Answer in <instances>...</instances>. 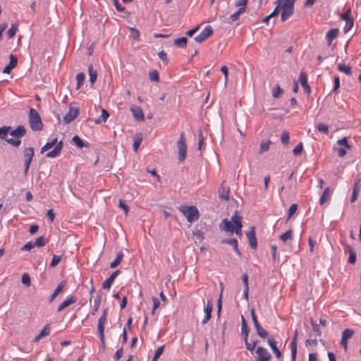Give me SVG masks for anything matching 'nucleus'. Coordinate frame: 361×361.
Here are the masks:
<instances>
[{"label": "nucleus", "instance_id": "11", "mask_svg": "<svg viewBox=\"0 0 361 361\" xmlns=\"http://www.w3.org/2000/svg\"><path fill=\"white\" fill-rule=\"evenodd\" d=\"M256 354L255 361H269L271 357V354L263 347H258L256 350Z\"/></svg>", "mask_w": 361, "mask_h": 361}, {"label": "nucleus", "instance_id": "64", "mask_svg": "<svg viewBox=\"0 0 361 361\" xmlns=\"http://www.w3.org/2000/svg\"><path fill=\"white\" fill-rule=\"evenodd\" d=\"M159 58L164 61L166 64H167L168 59L166 53L162 50L158 53Z\"/></svg>", "mask_w": 361, "mask_h": 361}, {"label": "nucleus", "instance_id": "33", "mask_svg": "<svg viewBox=\"0 0 361 361\" xmlns=\"http://www.w3.org/2000/svg\"><path fill=\"white\" fill-rule=\"evenodd\" d=\"M279 238L283 243H286L288 240H291L293 239V231L290 229L286 231L279 236Z\"/></svg>", "mask_w": 361, "mask_h": 361}, {"label": "nucleus", "instance_id": "59", "mask_svg": "<svg viewBox=\"0 0 361 361\" xmlns=\"http://www.w3.org/2000/svg\"><path fill=\"white\" fill-rule=\"evenodd\" d=\"M353 24H354L353 19H350L349 20L345 21V25L343 28L344 32L346 33L348 31H350L352 29Z\"/></svg>", "mask_w": 361, "mask_h": 361}, {"label": "nucleus", "instance_id": "56", "mask_svg": "<svg viewBox=\"0 0 361 361\" xmlns=\"http://www.w3.org/2000/svg\"><path fill=\"white\" fill-rule=\"evenodd\" d=\"M149 78L151 81L158 82L159 81V73L157 71H150L149 73Z\"/></svg>", "mask_w": 361, "mask_h": 361}, {"label": "nucleus", "instance_id": "17", "mask_svg": "<svg viewBox=\"0 0 361 361\" xmlns=\"http://www.w3.org/2000/svg\"><path fill=\"white\" fill-rule=\"evenodd\" d=\"M120 274L119 270H116L114 271L111 276L106 279L102 283V288L104 289H109L110 288L112 283L114 282L115 278Z\"/></svg>", "mask_w": 361, "mask_h": 361}, {"label": "nucleus", "instance_id": "9", "mask_svg": "<svg viewBox=\"0 0 361 361\" xmlns=\"http://www.w3.org/2000/svg\"><path fill=\"white\" fill-rule=\"evenodd\" d=\"M79 114V109L77 107H69L68 112L63 116V121L65 124L72 122Z\"/></svg>", "mask_w": 361, "mask_h": 361}, {"label": "nucleus", "instance_id": "29", "mask_svg": "<svg viewBox=\"0 0 361 361\" xmlns=\"http://www.w3.org/2000/svg\"><path fill=\"white\" fill-rule=\"evenodd\" d=\"M88 73H89V75H90V82L92 85H93L95 82V81L97 80V70H94L93 68L92 65H90L88 66Z\"/></svg>", "mask_w": 361, "mask_h": 361}, {"label": "nucleus", "instance_id": "58", "mask_svg": "<svg viewBox=\"0 0 361 361\" xmlns=\"http://www.w3.org/2000/svg\"><path fill=\"white\" fill-rule=\"evenodd\" d=\"M270 143L271 142L270 141H267V142H263L260 144V147H259V153H262L265 151H267L269 148V145H270Z\"/></svg>", "mask_w": 361, "mask_h": 361}, {"label": "nucleus", "instance_id": "46", "mask_svg": "<svg viewBox=\"0 0 361 361\" xmlns=\"http://www.w3.org/2000/svg\"><path fill=\"white\" fill-rule=\"evenodd\" d=\"M256 329V331H257V335L262 338H265L267 336H268V332L264 329L261 325L257 326Z\"/></svg>", "mask_w": 361, "mask_h": 361}, {"label": "nucleus", "instance_id": "40", "mask_svg": "<svg viewBox=\"0 0 361 361\" xmlns=\"http://www.w3.org/2000/svg\"><path fill=\"white\" fill-rule=\"evenodd\" d=\"M101 295L100 294H98L95 298L94 299V307L92 308V310L91 312V314H95V313L97 312V311L98 310V308L100 305V303H101Z\"/></svg>", "mask_w": 361, "mask_h": 361}, {"label": "nucleus", "instance_id": "50", "mask_svg": "<svg viewBox=\"0 0 361 361\" xmlns=\"http://www.w3.org/2000/svg\"><path fill=\"white\" fill-rule=\"evenodd\" d=\"M290 136L287 131H283L281 135V141L283 145H288L289 143Z\"/></svg>", "mask_w": 361, "mask_h": 361}, {"label": "nucleus", "instance_id": "14", "mask_svg": "<svg viewBox=\"0 0 361 361\" xmlns=\"http://www.w3.org/2000/svg\"><path fill=\"white\" fill-rule=\"evenodd\" d=\"M130 111L135 119L137 121H143L145 120L144 113L142 109L137 106H132Z\"/></svg>", "mask_w": 361, "mask_h": 361}, {"label": "nucleus", "instance_id": "52", "mask_svg": "<svg viewBox=\"0 0 361 361\" xmlns=\"http://www.w3.org/2000/svg\"><path fill=\"white\" fill-rule=\"evenodd\" d=\"M33 243L35 246L40 247L46 244V240L43 236H39L36 238L35 242Z\"/></svg>", "mask_w": 361, "mask_h": 361}, {"label": "nucleus", "instance_id": "62", "mask_svg": "<svg viewBox=\"0 0 361 361\" xmlns=\"http://www.w3.org/2000/svg\"><path fill=\"white\" fill-rule=\"evenodd\" d=\"M277 248L278 247L276 245H271V257L274 262L276 261L277 259Z\"/></svg>", "mask_w": 361, "mask_h": 361}, {"label": "nucleus", "instance_id": "3", "mask_svg": "<svg viewBox=\"0 0 361 361\" xmlns=\"http://www.w3.org/2000/svg\"><path fill=\"white\" fill-rule=\"evenodd\" d=\"M281 9V21L288 20L294 13V4L295 0H277Z\"/></svg>", "mask_w": 361, "mask_h": 361}, {"label": "nucleus", "instance_id": "47", "mask_svg": "<svg viewBox=\"0 0 361 361\" xmlns=\"http://www.w3.org/2000/svg\"><path fill=\"white\" fill-rule=\"evenodd\" d=\"M303 150V144L302 142H299L295 148L293 149V153L295 156L300 155Z\"/></svg>", "mask_w": 361, "mask_h": 361}, {"label": "nucleus", "instance_id": "41", "mask_svg": "<svg viewBox=\"0 0 361 361\" xmlns=\"http://www.w3.org/2000/svg\"><path fill=\"white\" fill-rule=\"evenodd\" d=\"M85 75L83 73H79L76 75V80H77V90H79L81 86L82 85L84 80H85Z\"/></svg>", "mask_w": 361, "mask_h": 361}, {"label": "nucleus", "instance_id": "63", "mask_svg": "<svg viewBox=\"0 0 361 361\" xmlns=\"http://www.w3.org/2000/svg\"><path fill=\"white\" fill-rule=\"evenodd\" d=\"M153 302V308L152 310V314H154L156 309H157L160 305V302L158 298L153 297L152 298Z\"/></svg>", "mask_w": 361, "mask_h": 361}, {"label": "nucleus", "instance_id": "25", "mask_svg": "<svg viewBox=\"0 0 361 361\" xmlns=\"http://www.w3.org/2000/svg\"><path fill=\"white\" fill-rule=\"evenodd\" d=\"M35 155V149L32 147H25L23 150L24 161L32 162Z\"/></svg>", "mask_w": 361, "mask_h": 361}, {"label": "nucleus", "instance_id": "10", "mask_svg": "<svg viewBox=\"0 0 361 361\" xmlns=\"http://www.w3.org/2000/svg\"><path fill=\"white\" fill-rule=\"evenodd\" d=\"M242 217L238 215V212L235 211V213L231 216V221L235 224V229L234 232L238 235H242Z\"/></svg>", "mask_w": 361, "mask_h": 361}, {"label": "nucleus", "instance_id": "7", "mask_svg": "<svg viewBox=\"0 0 361 361\" xmlns=\"http://www.w3.org/2000/svg\"><path fill=\"white\" fill-rule=\"evenodd\" d=\"M107 322V310L105 309L103 312L102 315L98 320L97 331L99 338L102 343H104V328L105 324Z\"/></svg>", "mask_w": 361, "mask_h": 361}, {"label": "nucleus", "instance_id": "5", "mask_svg": "<svg viewBox=\"0 0 361 361\" xmlns=\"http://www.w3.org/2000/svg\"><path fill=\"white\" fill-rule=\"evenodd\" d=\"M179 211L185 216L187 221L190 223L197 220L199 218V212L195 206L181 205Z\"/></svg>", "mask_w": 361, "mask_h": 361}, {"label": "nucleus", "instance_id": "49", "mask_svg": "<svg viewBox=\"0 0 361 361\" xmlns=\"http://www.w3.org/2000/svg\"><path fill=\"white\" fill-rule=\"evenodd\" d=\"M21 282L23 284H24L26 286H30L31 281H30V277L28 274L24 273L21 278Z\"/></svg>", "mask_w": 361, "mask_h": 361}, {"label": "nucleus", "instance_id": "16", "mask_svg": "<svg viewBox=\"0 0 361 361\" xmlns=\"http://www.w3.org/2000/svg\"><path fill=\"white\" fill-rule=\"evenodd\" d=\"M10 61L8 64L4 68L3 73L9 74L11 71L18 64V59L12 54L9 56Z\"/></svg>", "mask_w": 361, "mask_h": 361}, {"label": "nucleus", "instance_id": "20", "mask_svg": "<svg viewBox=\"0 0 361 361\" xmlns=\"http://www.w3.org/2000/svg\"><path fill=\"white\" fill-rule=\"evenodd\" d=\"M299 81L304 89V91L310 93L311 92V89L310 85L307 83V76L304 72H301L299 76Z\"/></svg>", "mask_w": 361, "mask_h": 361}, {"label": "nucleus", "instance_id": "51", "mask_svg": "<svg viewBox=\"0 0 361 361\" xmlns=\"http://www.w3.org/2000/svg\"><path fill=\"white\" fill-rule=\"evenodd\" d=\"M340 18L343 20H345V21H347V20H349L350 19H353L352 16H351V9L350 8H348L345 13H342L341 16H340Z\"/></svg>", "mask_w": 361, "mask_h": 361}, {"label": "nucleus", "instance_id": "55", "mask_svg": "<svg viewBox=\"0 0 361 361\" xmlns=\"http://www.w3.org/2000/svg\"><path fill=\"white\" fill-rule=\"evenodd\" d=\"M244 341H245L247 350H248L250 351H252L255 348L256 345H257V341H252L251 343H249L248 342V338H247V341L244 340Z\"/></svg>", "mask_w": 361, "mask_h": 361}, {"label": "nucleus", "instance_id": "35", "mask_svg": "<svg viewBox=\"0 0 361 361\" xmlns=\"http://www.w3.org/2000/svg\"><path fill=\"white\" fill-rule=\"evenodd\" d=\"M329 197H330V189H329V188L327 187L324 189L322 196L320 197L319 204L321 205L324 204L328 200Z\"/></svg>", "mask_w": 361, "mask_h": 361}, {"label": "nucleus", "instance_id": "23", "mask_svg": "<svg viewBox=\"0 0 361 361\" xmlns=\"http://www.w3.org/2000/svg\"><path fill=\"white\" fill-rule=\"evenodd\" d=\"M245 9L243 8H239L235 13L231 14L227 19L225 20L227 23H232L234 21H236L239 19V17L241 14L245 13Z\"/></svg>", "mask_w": 361, "mask_h": 361}, {"label": "nucleus", "instance_id": "44", "mask_svg": "<svg viewBox=\"0 0 361 361\" xmlns=\"http://www.w3.org/2000/svg\"><path fill=\"white\" fill-rule=\"evenodd\" d=\"M317 129L319 131V132H322L326 135H327L329 133V126L324 124V123H320L319 124H317Z\"/></svg>", "mask_w": 361, "mask_h": 361}, {"label": "nucleus", "instance_id": "1", "mask_svg": "<svg viewBox=\"0 0 361 361\" xmlns=\"http://www.w3.org/2000/svg\"><path fill=\"white\" fill-rule=\"evenodd\" d=\"M26 134L24 126H18L16 129L11 130V126L0 127V138L4 139L11 146L18 147L21 144V140Z\"/></svg>", "mask_w": 361, "mask_h": 361}, {"label": "nucleus", "instance_id": "19", "mask_svg": "<svg viewBox=\"0 0 361 361\" xmlns=\"http://www.w3.org/2000/svg\"><path fill=\"white\" fill-rule=\"evenodd\" d=\"M66 281H61L57 286V287L54 290V293L50 295L49 302H52L56 297L62 291L63 288L66 286Z\"/></svg>", "mask_w": 361, "mask_h": 361}, {"label": "nucleus", "instance_id": "39", "mask_svg": "<svg viewBox=\"0 0 361 361\" xmlns=\"http://www.w3.org/2000/svg\"><path fill=\"white\" fill-rule=\"evenodd\" d=\"M109 116V112L106 109H103L102 110V114L100 115V116L98 118H97V120L95 121V123H100L102 122L104 123L106 121Z\"/></svg>", "mask_w": 361, "mask_h": 361}, {"label": "nucleus", "instance_id": "57", "mask_svg": "<svg viewBox=\"0 0 361 361\" xmlns=\"http://www.w3.org/2000/svg\"><path fill=\"white\" fill-rule=\"evenodd\" d=\"M213 310V304L211 300H208L206 305V307H204V312L205 314H209L211 316L212 312Z\"/></svg>", "mask_w": 361, "mask_h": 361}, {"label": "nucleus", "instance_id": "22", "mask_svg": "<svg viewBox=\"0 0 361 361\" xmlns=\"http://www.w3.org/2000/svg\"><path fill=\"white\" fill-rule=\"evenodd\" d=\"M51 332V326L49 324H46L44 327V329L39 332V334H37L33 341L35 343L39 342V341L43 337H45L48 336Z\"/></svg>", "mask_w": 361, "mask_h": 361}, {"label": "nucleus", "instance_id": "38", "mask_svg": "<svg viewBox=\"0 0 361 361\" xmlns=\"http://www.w3.org/2000/svg\"><path fill=\"white\" fill-rule=\"evenodd\" d=\"M188 39L185 37H181L174 40V44L180 47L185 48L187 46Z\"/></svg>", "mask_w": 361, "mask_h": 361}, {"label": "nucleus", "instance_id": "32", "mask_svg": "<svg viewBox=\"0 0 361 361\" xmlns=\"http://www.w3.org/2000/svg\"><path fill=\"white\" fill-rule=\"evenodd\" d=\"M338 70L340 72H343L348 75H352V68L350 66L345 65V63H339L338 66Z\"/></svg>", "mask_w": 361, "mask_h": 361}, {"label": "nucleus", "instance_id": "6", "mask_svg": "<svg viewBox=\"0 0 361 361\" xmlns=\"http://www.w3.org/2000/svg\"><path fill=\"white\" fill-rule=\"evenodd\" d=\"M177 147L178 150V160L180 162H183L187 155L186 138L183 132L180 135V137L177 142Z\"/></svg>", "mask_w": 361, "mask_h": 361}, {"label": "nucleus", "instance_id": "28", "mask_svg": "<svg viewBox=\"0 0 361 361\" xmlns=\"http://www.w3.org/2000/svg\"><path fill=\"white\" fill-rule=\"evenodd\" d=\"M241 334L243 336V339L247 341L248 338L249 329L247 328L245 319L243 316H241Z\"/></svg>", "mask_w": 361, "mask_h": 361}, {"label": "nucleus", "instance_id": "30", "mask_svg": "<svg viewBox=\"0 0 361 361\" xmlns=\"http://www.w3.org/2000/svg\"><path fill=\"white\" fill-rule=\"evenodd\" d=\"M219 197L220 199L228 200L229 198V188L221 185L219 190Z\"/></svg>", "mask_w": 361, "mask_h": 361}, {"label": "nucleus", "instance_id": "4", "mask_svg": "<svg viewBox=\"0 0 361 361\" xmlns=\"http://www.w3.org/2000/svg\"><path fill=\"white\" fill-rule=\"evenodd\" d=\"M28 118L30 127L33 131H38L42 129L43 123L42 122L39 113L33 108L30 109Z\"/></svg>", "mask_w": 361, "mask_h": 361}, {"label": "nucleus", "instance_id": "12", "mask_svg": "<svg viewBox=\"0 0 361 361\" xmlns=\"http://www.w3.org/2000/svg\"><path fill=\"white\" fill-rule=\"evenodd\" d=\"M219 228L221 231H224L226 232H230L233 233L235 229V224L231 220L225 218L221 220L219 224Z\"/></svg>", "mask_w": 361, "mask_h": 361}, {"label": "nucleus", "instance_id": "15", "mask_svg": "<svg viewBox=\"0 0 361 361\" xmlns=\"http://www.w3.org/2000/svg\"><path fill=\"white\" fill-rule=\"evenodd\" d=\"M298 336V330H295L294 332V336H293V340L290 345L292 361H295V359H296Z\"/></svg>", "mask_w": 361, "mask_h": 361}, {"label": "nucleus", "instance_id": "61", "mask_svg": "<svg viewBox=\"0 0 361 361\" xmlns=\"http://www.w3.org/2000/svg\"><path fill=\"white\" fill-rule=\"evenodd\" d=\"M250 314H251V317H252V320L253 322L255 328H257V326H260V324H259V322L257 320V315L255 313L254 309L251 310Z\"/></svg>", "mask_w": 361, "mask_h": 361}, {"label": "nucleus", "instance_id": "26", "mask_svg": "<svg viewBox=\"0 0 361 361\" xmlns=\"http://www.w3.org/2000/svg\"><path fill=\"white\" fill-rule=\"evenodd\" d=\"M339 32V30L338 28L331 29L326 35V39L329 45L331 44L332 40L335 39Z\"/></svg>", "mask_w": 361, "mask_h": 361}, {"label": "nucleus", "instance_id": "37", "mask_svg": "<svg viewBox=\"0 0 361 361\" xmlns=\"http://www.w3.org/2000/svg\"><path fill=\"white\" fill-rule=\"evenodd\" d=\"M347 249L348 250V252H349L348 262L350 263V264H355V261H356V252H355V251L350 245L347 246Z\"/></svg>", "mask_w": 361, "mask_h": 361}, {"label": "nucleus", "instance_id": "8", "mask_svg": "<svg viewBox=\"0 0 361 361\" xmlns=\"http://www.w3.org/2000/svg\"><path fill=\"white\" fill-rule=\"evenodd\" d=\"M212 34L213 29L212 26L207 25L198 35L195 37V40L198 43H201L204 42L206 39H207L209 36H211Z\"/></svg>", "mask_w": 361, "mask_h": 361}, {"label": "nucleus", "instance_id": "43", "mask_svg": "<svg viewBox=\"0 0 361 361\" xmlns=\"http://www.w3.org/2000/svg\"><path fill=\"white\" fill-rule=\"evenodd\" d=\"M142 140V135L140 134V135L137 134L135 139L134 140L133 145L134 151L136 152L139 146L140 145Z\"/></svg>", "mask_w": 361, "mask_h": 361}, {"label": "nucleus", "instance_id": "60", "mask_svg": "<svg viewBox=\"0 0 361 361\" xmlns=\"http://www.w3.org/2000/svg\"><path fill=\"white\" fill-rule=\"evenodd\" d=\"M247 4V0H236L235 2V6L236 7L243 8L245 11Z\"/></svg>", "mask_w": 361, "mask_h": 361}, {"label": "nucleus", "instance_id": "42", "mask_svg": "<svg viewBox=\"0 0 361 361\" xmlns=\"http://www.w3.org/2000/svg\"><path fill=\"white\" fill-rule=\"evenodd\" d=\"M283 93V90L279 85H276L272 90V96L274 98H279Z\"/></svg>", "mask_w": 361, "mask_h": 361}, {"label": "nucleus", "instance_id": "45", "mask_svg": "<svg viewBox=\"0 0 361 361\" xmlns=\"http://www.w3.org/2000/svg\"><path fill=\"white\" fill-rule=\"evenodd\" d=\"M164 348H165V345H164L159 346L155 350V353H154V357H153L152 361H157V359L160 357V355L163 353V351H164Z\"/></svg>", "mask_w": 361, "mask_h": 361}, {"label": "nucleus", "instance_id": "24", "mask_svg": "<svg viewBox=\"0 0 361 361\" xmlns=\"http://www.w3.org/2000/svg\"><path fill=\"white\" fill-rule=\"evenodd\" d=\"M222 244H228L231 245L236 252V254L239 256H241V252L238 247V240L235 238H230V239H224L221 240Z\"/></svg>", "mask_w": 361, "mask_h": 361}, {"label": "nucleus", "instance_id": "48", "mask_svg": "<svg viewBox=\"0 0 361 361\" xmlns=\"http://www.w3.org/2000/svg\"><path fill=\"white\" fill-rule=\"evenodd\" d=\"M354 331L352 329H346L342 333V338L348 340L353 336Z\"/></svg>", "mask_w": 361, "mask_h": 361}, {"label": "nucleus", "instance_id": "18", "mask_svg": "<svg viewBox=\"0 0 361 361\" xmlns=\"http://www.w3.org/2000/svg\"><path fill=\"white\" fill-rule=\"evenodd\" d=\"M78 300L77 298L74 295H72L65 300L63 302H61L58 307L57 312H61L68 306L74 304Z\"/></svg>", "mask_w": 361, "mask_h": 361}, {"label": "nucleus", "instance_id": "34", "mask_svg": "<svg viewBox=\"0 0 361 361\" xmlns=\"http://www.w3.org/2000/svg\"><path fill=\"white\" fill-rule=\"evenodd\" d=\"M123 253L122 251H120L117 253L116 257L114 260L110 264V267L111 269L116 268L123 260Z\"/></svg>", "mask_w": 361, "mask_h": 361}, {"label": "nucleus", "instance_id": "31", "mask_svg": "<svg viewBox=\"0 0 361 361\" xmlns=\"http://www.w3.org/2000/svg\"><path fill=\"white\" fill-rule=\"evenodd\" d=\"M72 142L79 148H82L83 147H88L89 144L85 143L84 141L78 135H74L72 138Z\"/></svg>", "mask_w": 361, "mask_h": 361}, {"label": "nucleus", "instance_id": "13", "mask_svg": "<svg viewBox=\"0 0 361 361\" xmlns=\"http://www.w3.org/2000/svg\"><path fill=\"white\" fill-rule=\"evenodd\" d=\"M246 236L250 246L253 249H256L257 247V240L255 236V228L254 226L250 228V231L246 233Z\"/></svg>", "mask_w": 361, "mask_h": 361}, {"label": "nucleus", "instance_id": "36", "mask_svg": "<svg viewBox=\"0 0 361 361\" xmlns=\"http://www.w3.org/2000/svg\"><path fill=\"white\" fill-rule=\"evenodd\" d=\"M18 25L17 23H13L11 27L7 30L6 35L8 39L13 37L18 30Z\"/></svg>", "mask_w": 361, "mask_h": 361}, {"label": "nucleus", "instance_id": "21", "mask_svg": "<svg viewBox=\"0 0 361 361\" xmlns=\"http://www.w3.org/2000/svg\"><path fill=\"white\" fill-rule=\"evenodd\" d=\"M267 342H268V344L270 346L271 349L272 350V351L275 354L276 357L277 358H279V359L281 358V356H282V353L279 350V348L277 347V342L274 338H269Z\"/></svg>", "mask_w": 361, "mask_h": 361}, {"label": "nucleus", "instance_id": "54", "mask_svg": "<svg viewBox=\"0 0 361 361\" xmlns=\"http://www.w3.org/2000/svg\"><path fill=\"white\" fill-rule=\"evenodd\" d=\"M337 143L338 145H343L347 149L351 148V145H349L346 137H343V138L338 140L337 141Z\"/></svg>", "mask_w": 361, "mask_h": 361}, {"label": "nucleus", "instance_id": "53", "mask_svg": "<svg viewBox=\"0 0 361 361\" xmlns=\"http://www.w3.org/2000/svg\"><path fill=\"white\" fill-rule=\"evenodd\" d=\"M61 257L59 255H54L51 263L49 264L50 267H56L61 261Z\"/></svg>", "mask_w": 361, "mask_h": 361}, {"label": "nucleus", "instance_id": "27", "mask_svg": "<svg viewBox=\"0 0 361 361\" xmlns=\"http://www.w3.org/2000/svg\"><path fill=\"white\" fill-rule=\"evenodd\" d=\"M360 180L358 179L354 183L353 192L352 197L350 198V202H354L357 200V195H358V193H359V192L360 190V188H361V184L360 183Z\"/></svg>", "mask_w": 361, "mask_h": 361}, {"label": "nucleus", "instance_id": "2", "mask_svg": "<svg viewBox=\"0 0 361 361\" xmlns=\"http://www.w3.org/2000/svg\"><path fill=\"white\" fill-rule=\"evenodd\" d=\"M54 146V148L51 151L47 152L46 154V157L49 158H55L60 155L61 150L63 149V141L58 142L56 137L52 139L51 141L47 142L42 148L40 152L42 154L45 151L52 148Z\"/></svg>", "mask_w": 361, "mask_h": 361}]
</instances>
